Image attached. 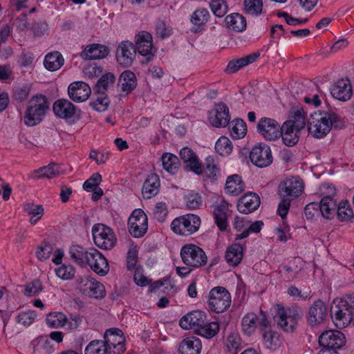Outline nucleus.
<instances>
[{"label": "nucleus", "mask_w": 354, "mask_h": 354, "mask_svg": "<svg viewBox=\"0 0 354 354\" xmlns=\"http://www.w3.org/2000/svg\"><path fill=\"white\" fill-rule=\"evenodd\" d=\"M303 188V183L295 177L286 178L279 184L278 192L281 201L277 211L282 218L286 216L291 201L301 194Z\"/></svg>", "instance_id": "1"}, {"label": "nucleus", "mask_w": 354, "mask_h": 354, "mask_svg": "<svg viewBox=\"0 0 354 354\" xmlns=\"http://www.w3.org/2000/svg\"><path fill=\"white\" fill-rule=\"evenodd\" d=\"M49 109V103L43 95H36L28 102L24 115V123L27 127L39 124Z\"/></svg>", "instance_id": "2"}, {"label": "nucleus", "mask_w": 354, "mask_h": 354, "mask_svg": "<svg viewBox=\"0 0 354 354\" xmlns=\"http://www.w3.org/2000/svg\"><path fill=\"white\" fill-rule=\"evenodd\" d=\"M332 113L330 111H317L311 115L308 129L315 138H322L330 131Z\"/></svg>", "instance_id": "3"}, {"label": "nucleus", "mask_w": 354, "mask_h": 354, "mask_svg": "<svg viewBox=\"0 0 354 354\" xmlns=\"http://www.w3.org/2000/svg\"><path fill=\"white\" fill-rule=\"evenodd\" d=\"M301 317V311L298 307L285 308L281 305H277V313L274 319L285 332H293Z\"/></svg>", "instance_id": "4"}, {"label": "nucleus", "mask_w": 354, "mask_h": 354, "mask_svg": "<svg viewBox=\"0 0 354 354\" xmlns=\"http://www.w3.org/2000/svg\"><path fill=\"white\" fill-rule=\"evenodd\" d=\"M201 223L198 216L187 214L174 218L171 223V228L177 234L189 236L198 230Z\"/></svg>", "instance_id": "5"}, {"label": "nucleus", "mask_w": 354, "mask_h": 354, "mask_svg": "<svg viewBox=\"0 0 354 354\" xmlns=\"http://www.w3.org/2000/svg\"><path fill=\"white\" fill-rule=\"evenodd\" d=\"M180 257L187 266L198 268L206 265L207 257L202 248L194 244H187L180 250Z\"/></svg>", "instance_id": "6"}, {"label": "nucleus", "mask_w": 354, "mask_h": 354, "mask_svg": "<svg viewBox=\"0 0 354 354\" xmlns=\"http://www.w3.org/2000/svg\"><path fill=\"white\" fill-rule=\"evenodd\" d=\"M334 302L338 308L336 311L335 326L339 328H345L354 318V295L346 299L336 298Z\"/></svg>", "instance_id": "7"}, {"label": "nucleus", "mask_w": 354, "mask_h": 354, "mask_svg": "<svg viewBox=\"0 0 354 354\" xmlns=\"http://www.w3.org/2000/svg\"><path fill=\"white\" fill-rule=\"evenodd\" d=\"M77 289L84 296L91 298L103 299L106 295L104 285L91 276L79 277Z\"/></svg>", "instance_id": "8"}, {"label": "nucleus", "mask_w": 354, "mask_h": 354, "mask_svg": "<svg viewBox=\"0 0 354 354\" xmlns=\"http://www.w3.org/2000/svg\"><path fill=\"white\" fill-rule=\"evenodd\" d=\"M93 241L97 247L102 250H111L116 243V237L113 230L102 223L92 227Z\"/></svg>", "instance_id": "9"}, {"label": "nucleus", "mask_w": 354, "mask_h": 354, "mask_svg": "<svg viewBox=\"0 0 354 354\" xmlns=\"http://www.w3.org/2000/svg\"><path fill=\"white\" fill-rule=\"evenodd\" d=\"M231 301V295L224 287H214L209 292L208 306L213 312L221 313L225 311L230 306Z\"/></svg>", "instance_id": "10"}, {"label": "nucleus", "mask_w": 354, "mask_h": 354, "mask_svg": "<svg viewBox=\"0 0 354 354\" xmlns=\"http://www.w3.org/2000/svg\"><path fill=\"white\" fill-rule=\"evenodd\" d=\"M129 232L135 238L143 236L148 228V220L145 213L136 209L131 213L128 221Z\"/></svg>", "instance_id": "11"}, {"label": "nucleus", "mask_w": 354, "mask_h": 354, "mask_svg": "<svg viewBox=\"0 0 354 354\" xmlns=\"http://www.w3.org/2000/svg\"><path fill=\"white\" fill-rule=\"evenodd\" d=\"M258 132L267 140H275L280 138L281 125L275 120L263 117L257 123Z\"/></svg>", "instance_id": "12"}, {"label": "nucleus", "mask_w": 354, "mask_h": 354, "mask_svg": "<svg viewBox=\"0 0 354 354\" xmlns=\"http://www.w3.org/2000/svg\"><path fill=\"white\" fill-rule=\"evenodd\" d=\"M86 264H88L93 272L100 276L106 275L109 270L106 259L101 252L95 248L88 250Z\"/></svg>", "instance_id": "13"}, {"label": "nucleus", "mask_w": 354, "mask_h": 354, "mask_svg": "<svg viewBox=\"0 0 354 354\" xmlns=\"http://www.w3.org/2000/svg\"><path fill=\"white\" fill-rule=\"evenodd\" d=\"M136 55V49L133 44L129 41H123L118 45L115 57L120 65L128 67L133 64Z\"/></svg>", "instance_id": "14"}, {"label": "nucleus", "mask_w": 354, "mask_h": 354, "mask_svg": "<svg viewBox=\"0 0 354 354\" xmlns=\"http://www.w3.org/2000/svg\"><path fill=\"white\" fill-rule=\"evenodd\" d=\"M250 158L251 162L258 167H268L272 162L270 148L266 145H256L250 151Z\"/></svg>", "instance_id": "15"}, {"label": "nucleus", "mask_w": 354, "mask_h": 354, "mask_svg": "<svg viewBox=\"0 0 354 354\" xmlns=\"http://www.w3.org/2000/svg\"><path fill=\"white\" fill-rule=\"evenodd\" d=\"M135 47L142 56H147V60H151L154 55L155 48L153 44L151 35L147 31H140L135 38Z\"/></svg>", "instance_id": "16"}, {"label": "nucleus", "mask_w": 354, "mask_h": 354, "mask_svg": "<svg viewBox=\"0 0 354 354\" xmlns=\"http://www.w3.org/2000/svg\"><path fill=\"white\" fill-rule=\"evenodd\" d=\"M230 120L229 109L223 102L216 104L209 114V122L215 127H226L229 124Z\"/></svg>", "instance_id": "17"}, {"label": "nucleus", "mask_w": 354, "mask_h": 354, "mask_svg": "<svg viewBox=\"0 0 354 354\" xmlns=\"http://www.w3.org/2000/svg\"><path fill=\"white\" fill-rule=\"evenodd\" d=\"M326 317L327 306L323 301L318 299L309 308L307 317L308 323L313 327L324 322Z\"/></svg>", "instance_id": "18"}, {"label": "nucleus", "mask_w": 354, "mask_h": 354, "mask_svg": "<svg viewBox=\"0 0 354 354\" xmlns=\"http://www.w3.org/2000/svg\"><path fill=\"white\" fill-rule=\"evenodd\" d=\"M206 321V315L200 310H193L184 315L179 321L180 326L185 330L194 329L196 332Z\"/></svg>", "instance_id": "19"}, {"label": "nucleus", "mask_w": 354, "mask_h": 354, "mask_svg": "<svg viewBox=\"0 0 354 354\" xmlns=\"http://www.w3.org/2000/svg\"><path fill=\"white\" fill-rule=\"evenodd\" d=\"M68 94L73 101L82 102L89 97L91 94V89L84 82H74L68 88Z\"/></svg>", "instance_id": "20"}, {"label": "nucleus", "mask_w": 354, "mask_h": 354, "mask_svg": "<svg viewBox=\"0 0 354 354\" xmlns=\"http://www.w3.org/2000/svg\"><path fill=\"white\" fill-rule=\"evenodd\" d=\"M53 110L57 118L67 120L75 115L76 107L69 100L59 99L54 102Z\"/></svg>", "instance_id": "21"}, {"label": "nucleus", "mask_w": 354, "mask_h": 354, "mask_svg": "<svg viewBox=\"0 0 354 354\" xmlns=\"http://www.w3.org/2000/svg\"><path fill=\"white\" fill-rule=\"evenodd\" d=\"M228 203L221 199L214 207V216L216 225L220 230L224 231L228 226L227 218L230 216Z\"/></svg>", "instance_id": "22"}, {"label": "nucleus", "mask_w": 354, "mask_h": 354, "mask_svg": "<svg viewBox=\"0 0 354 354\" xmlns=\"http://www.w3.org/2000/svg\"><path fill=\"white\" fill-rule=\"evenodd\" d=\"M180 156L187 171L194 173L201 171V163L197 155L189 148L184 147L180 151Z\"/></svg>", "instance_id": "23"}, {"label": "nucleus", "mask_w": 354, "mask_h": 354, "mask_svg": "<svg viewBox=\"0 0 354 354\" xmlns=\"http://www.w3.org/2000/svg\"><path fill=\"white\" fill-rule=\"evenodd\" d=\"M160 189V180L159 176L156 174H149L145 179L142 188V197L145 199H150L156 196Z\"/></svg>", "instance_id": "24"}, {"label": "nucleus", "mask_w": 354, "mask_h": 354, "mask_svg": "<svg viewBox=\"0 0 354 354\" xmlns=\"http://www.w3.org/2000/svg\"><path fill=\"white\" fill-rule=\"evenodd\" d=\"M202 350L201 339L195 336H189L183 339L179 344V354H200Z\"/></svg>", "instance_id": "25"}, {"label": "nucleus", "mask_w": 354, "mask_h": 354, "mask_svg": "<svg viewBox=\"0 0 354 354\" xmlns=\"http://www.w3.org/2000/svg\"><path fill=\"white\" fill-rule=\"evenodd\" d=\"M352 96V87L348 78H342L333 85V97L346 102Z\"/></svg>", "instance_id": "26"}, {"label": "nucleus", "mask_w": 354, "mask_h": 354, "mask_svg": "<svg viewBox=\"0 0 354 354\" xmlns=\"http://www.w3.org/2000/svg\"><path fill=\"white\" fill-rule=\"evenodd\" d=\"M290 122H284L281 126L280 137L282 138L283 143L287 146H293L299 141V132L302 128H297Z\"/></svg>", "instance_id": "27"}, {"label": "nucleus", "mask_w": 354, "mask_h": 354, "mask_svg": "<svg viewBox=\"0 0 354 354\" xmlns=\"http://www.w3.org/2000/svg\"><path fill=\"white\" fill-rule=\"evenodd\" d=\"M260 205V198L256 194H245L239 200L237 209L242 214H249L256 210Z\"/></svg>", "instance_id": "28"}, {"label": "nucleus", "mask_w": 354, "mask_h": 354, "mask_svg": "<svg viewBox=\"0 0 354 354\" xmlns=\"http://www.w3.org/2000/svg\"><path fill=\"white\" fill-rule=\"evenodd\" d=\"M106 46L97 44L88 45L81 53L80 56L84 59H100L106 57L109 54Z\"/></svg>", "instance_id": "29"}, {"label": "nucleus", "mask_w": 354, "mask_h": 354, "mask_svg": "<svg viewBox=\"0 0 354 354\" xmlns=\"http://www.w3.org/2000/svg\"><path fill=\"white\" fill-rule=\"evenodd\" d=\"M103 341L107 349L115 348V346L124 345L125 338L123 333L119 328L107 329L104 335Z\"/></svg>", "instance_id": "30"}, {"label": "nucleus", "mask_w": 354, "mask_h": 354, "mask_svg": "<svg viewBox=\"0 0 354 354\" xmlns=\"http://www.w3.org/2000/svg\"><path fill=\"white\" fill-rule=\"evenodd\" d=\"M285 122H290L292 126L304 129L306 124V113L302 106H292L289 111L288 119Z\"/></svg>", "instance_id": "31"}, {"label": "nucleus", "mask_w": 354, "mask_h": 354, "mask_svg": "<svg viewBox=\"0 0 354 354\" xmlns=\"http://www.w3.org/2000/svg\"><path fill=\"white\" fill-rule=\"evenodd\" d=\"M195 174L202 175L204 180H215L219 174L217 162L213 157L208 156L205 159V166L203 167L201 165V171Z\"/></svg>", "instance_id": "32"}, {"label": "nucleus", "mask_w": 354, "mask_h": 354, "mask_svg": "<svg viewBox=\"0 0 354 354\" xmlns=\"http://www.w3.org/2000/svg\"><path fill=\"white\" fill-rule=\"evenodd\" d=\"M259 53H254L239 59H234L228 62L226 72L234 73L243 67L254 62L259 57Z\"/></svg>", "instance_id": "33"}, {"label": "nucleus", "mask_w": 354, "mask_h": 354, "mask_svg": "<svg viewBox=\"0 0 354 354\" xmlns=\"http://www.w3.org/2000/svg\"><path fill=\"white\" fill-rule=\"evenodd\" d=\"M118 85L123 93L128 94L132 92L137 86L136 75L130 71H124L119 77Z\"/></svg>", "instance_id": "34"}, {"label": "nucleus", "mask_w": 354, "mask_h": 354, "mask_svg": "<svg viewBox=\"0 0 354 354\" xmlns=\"http://www.w3.org/2000/svg\"><path fill=\"white\" fill-rule=\"evenodd\" d=\"M225 192L232 196H238L245 189V183L237 174L228 176L225 183Z\"/></svg>", "instance_id": "35"}, {"label": "nucleus", "mask_w": 354, "mask_h": 354, "mask_svg": "<svg viewBox=\"0 0 354 354\" xmlns=\"http://www.w3.org/2000/svg\"><path fill=\"white\" fill-rule=\"evenodd\" d=\"M225 26L235 32H242L246 28L245 18L239 13H232L225 18Z\"/></svg>", "instance_id": "36"}, {"label": "nucleus", "mask_w": 354, "mask_h": 354, "mask_svg": "<svg viewBox=\"0 0 354 354\" xmlns=\"http://www.w3.org/2000/svg\"><path fill=\"white\" fill-rule=\"evenodd\" d=\"M243 247L239 243H234L228 247L225 259L227 262L232 266H238L243 259Z\"/></svg>", "instance_id": "37"}, {"label": "nucleus", "mask_w": 354, "mask_h": 354, "mask_svg": "<svg viewBox=\"0 0 354 354\" xmlns=\"http://www.w3.org/2000/svg\"><path fill=\"white\" fill-rule=\"evenodd\" d=\"M243 12L251 17L261 15L264 13L263 0H243Z\"/></svg>", "instance_id": "38"}, {"label": "nucleus", "mask_w": 354, "mask_h": 354, "mask_svg": "<svg viewBox=\"0 0 354 354\" xmlns=\"http://www.w3.org/2000/svg\"><path fill=\"white\" fill-rule=\"evenodd\" d=\"M64 63L63 56L57 51L48 53L44 61L45 68L50 71H57L64 65Z\"/></svg>", "instance_id": "39"}, {"label": "nucleus", "mask_w": 354, "mask_h": 354, "mask_svg": "<svg viewBox=\"0 0 354 354\" xmlns=\"http://www.w3.org/2000/svg\"><path fill=\"white\" fill-rule=\"evenodd\" d=\"M225 347L227 354H237L243 348L239 334L236 332L230 333L226 337Z\"/></svg>", "instance_id": "40"}, {"label": "nucleus", "mask_w": 354, "mask_h": 354, "mask_svg": "<svg viewBox=\"0 0 354 354\" xmlns=\"http://www.w3.org/2000/svg\"><path fill=\"white\" fill-rule=\"evenodd\" d=\"M162 165L165 171L175 174L180 167L178 158L171 153H164L161 157Z\"/></svg>", "instance_id": "41"}, {"label": "nucleus", "mask_w": 354, "mask_h": 354, "mask_svg": "<svg viewBox=\"0 0 354 354\" xmlns=\"http://www.w3.org/2000/svg\"><path fill=\"white\" fill-rule=\"evenodd\" d=\"M337 216L342 222H351L353 220L354 213L348 201L342 200L339 203Z\"/></svg>", "instance_id": "42"}, {"label": "nucleus", "mask_w": 354, "mask_h": 354, "mask_svg": "<svg viewBox=\"0 0 354 354\" xmlns=\"http://www.w3.org/2000/svg\"><path fill=\"white\" fill-rule=\"evenodd\" d=\"M257 320V315L254 313H248L242 318L241 326L245 335H250L255 331Z\"/></svg>", "instance_id": "43"}, {"label": "nucleus", "mask_w": 354, "mask_h": 354, "mask_svg": "<svg viewBox=\"0 0 354 354\" xmlns=\"http://www.w3.org/2000/svg\"><path fill=\"white\" fill-rule=\"evenodd\" d=\"M69 254L71 258L77 264L84 266L87 261L88 250L78 245H73L70 248Z\"/></svg>", "instance_id": "44"}, {"label": "nucleus", "mask_w": 354, "mask_h": 354, "mask_svg": "<svg viewBox=\"0 0 354 354\" xmlns=\"http://www.w3.org/2000/svg\"><path fill=\"white\" fill-rule=\"evenodd\" d=\"M230 135L235 139L243 138L247 132V127L245 122L240 119L236 118L229 122Z\"/></svg>", "instance_id": "45"}, {"label": "nucleus", "mask_w": 354, "mask_h": 354, "mask_svg": "<svg viewBox=\"0 0 354 354\" xmlns=\"http://www.w3.org/2000/svg\"><path fill=\"white\" fill-rule=\"evenodd\" d=\"M115 81V77L111 73H107L103 75L97 81L95 85L96 93H105V91L113 86Z\"/></svg>", "instance_id": "46"}, {"label": "nucleus", "mask_w": 354, "mask_h": 354, "mask_svg": "<svg viewBox=\"0 0 354 354\" xmlns=\"http://www.w3.org/2000/svg\"><path fill=\"white\" fill-rule=\"evenodd\" d=\"M46 321L48 326L59 328L67 324V317L62 313H50L47 315Z\"/></svg>", "instance_id": "47"}, {"label": "nucleus", "mask_w": 354, "mask_h": 354, "mask_svg": "<svg viewBox=\"0 0 354 354\" xmlns=\"http://www.w3.org/2000/svg\"><path fill=\"white\" fill-rule=\"evenodd\" d=\"M219 331V325L216 322L203 324L196 331V333L205 338L210 339L214 337Z\"/></svg>", "instance_id": "48"}, {"label": "nucleus", "mask_w": 354, "mask_h": 354, "mask_svg": "<svg viewBox=\"0 0 354 354\" xmlns=\"http://www.w3.org/2000/svg\"><path fill=\"white\" fill-rule=\"evenodd\" d=\"M263 338L265 346L269 349L275 350L281 343L279 335L272 330L263 332Z\"/></svg>", "instance_id": "49"}, {"label": "nucleus", "mask_w": 354, "mask_h": 354, "mask_svg": "<svg viewBox=\"0 0 354 354\" xmlns=\"http://www.w3.org/2000/svg\"><path fill=\"white\" fill-rule=\"evenodd\" d=\"M331 207L332 197L330 196H326L318 203V212L319 211L324 218L330 220L332 218Z\"/></svg>", "instance_id": "50"}, {"label": "nucleus", "mask_w": 354, "mask_h": 354, "mask_svg": "<svg viewBox=\"0 0 354 354\" xmlns=\"http://www.w3.org/2000/svg\"><path fill=\"white\" fill-rule=\"evenodd\" d=\"M97 97L90 102L91 107L97 111H106L110 104V100L105 93H97Z\"/></svg>", "instance_id": "51"}, {"label": "nucleus", "mask_w": 354, "mask_h": 354, "mask_svg": "<svg viewBox=\"0 0 354 354\" xmlns=\"http://www.w3.org/2000/svg\"><path fill=\"white\" fill-rule=\"evenodd\" d=\"M215 149L221 156H227L232 151V142L227 137L222 136L216 142Z\"/></svg>", "instance_id": "52"}, {"label": "nucleus", "mask_w": 354, "mask_h": 354, "mask_svg": "<svg viewBox=\"0 0 354 354\" xmlns=\"http://www.w3.org/2000/svg\"><path fill=\"white\" fill-rule=\"evenodd\" d=\"M209 7L212 12L218 17H223L228 10V6L225 0H212Z\"/></svg>", "instance_id": "53"}, {"label": "nucleus", "mask_w": 354, "mask_h": 354, "mask_svg": "<svg viewBox=\"0 0 354 354\" xmlns=\"http://www.w3.org/2000/svg\"><path fill=\"white\" fill-rule=\"evenodd\" d=\"M85 354H106L107 348L103 341H91L85 348Z\"/></svg>", "instance_id": "54"}, {"label": "nucleus", "mask_w": 354, "mask_h": 354, "mask_svg": "<svg viewBox=\"0 0 354 354\" xmlns=\"http://www.w3.org/2000/svg\"><path fill=\"white\" fill-rule=\"evenodd\" d=\"M209 17V11L206 8H202L193 13L191 21L196 26H202L208 21Z\"/></svg>", "instance_id": "55"}, {"label": "nucleus", "mask_w": 354, "mask_h": 354, "mask_svg": "<svg viewBox=\"0 0 354 354\" xmlns=\"http://www.w3.org/2000/svg\"><path fill=\"white\" fill-rule=\"evenodd\" d=\"M58 277L64 280L72 279L75 274V269L71 265H62L55 270Z\"/></svg>", "instance_id": "56"}, {"label": "nucleus", "mask_w": 354, "mask_h": 354, "mask_svg": "<svg viewBox=\"0 0 354 354\" xmlns=\"http://www.w3.org/2000/svg\"><path fill=\"white\" fill-rule=\"evenodd\" d=\"M30 87L27 85L17 86L14 89L13 98L18 102H24L30 94Z\"/></svg>", "instance_id": "57"}, {"label": "nucleus", "mask_w": 354, "mask_h": 354, "mask_svg": "<svg viewBox=\"0 0 354 354\" xmlns=\"http://www.w3.org/2000/svg\"><path fill=\"white\" fill-rule=\"evenodd\" d=\"M24 210L32 216H43L44 208L41 205H37L33 203H26L24 205Z\"/></svg>", "instance_id": "58"}, {"label": "nucleus", "mask_w": 354, "mask_h": 354, "mask_svg": "<svg viewBox=\"0 0 354 354\" xmlns=\"http://www.w3.org/2000/svg\"><path fill=\"white\" fill-rule=\"evenodd\" d=\"M263 225V223L261 221H257L251 223L250 226L247 227V229H245L242 233L236 235V240L246 238L248 236L250 232L259 233L261 231Z\"/></svg>", "instance_id": "59"}, {"label": "nucleus", "mask_w": 354, "mask_h": 354, "mask_svg": "<svg viewBox=\"0 0 354 354\" xmlns=\"http://www.w3.org/2000/svg\"><path fill=\"white\" fill-rule=\"evenodd\" d=\"M37 315L34 311L22 312L17 317L19 324L25 326H28L32 324Z\"/></svg>", "instance_id": "60"}, {"label": "nucleus", "mask_w": 354, "mask_h": 354, "mask_svg": "<svg viewBox=\"0 0 354 354\" xmlns=\"http://www.w3.org/2000/svg\"><path fill=\"white\" fill-rule=\"evenodd\" d=\"M102 181V176L99 173L93 174L88 180H86L84 185L83 188L87 192H91V189L99 187V184Z\"/></svg>", "instance_id": "61"}, {"label": "nucleus", "mask_w": 354, "mask_h": 354, "mask_svg": "<svg viewBox=\"0 0 354 354\" xmlns=\"http://www.w3.org/2000/svg\"><path fill=\"white\" fill-rule=\"evenodd\" d=\"M41 290L42 285L41 281L35 280L26 286L24 293L28 297H32L37 295Z\"/></svg>", "instance_id": "62"}, {"label": "nucleus", "mask_w": 354, "mask_h": 354, "mask_svg": "<svg viewBox=\"0 0 354 354\" xmlns=\"http://www.w3.org/2000/svg\"><path fill=\"white\" fill-rule=\"evenodd\" d=\"M53 252V246L49 243H44L41 245L37 250V257L40 261H44L50 257Z\"/></svg>", "instance_id": "63"}, {"label": "nucleus", "mask_w": 354, "mask_h": 354, "mask_svg": "<svg viewBox=\"0 0 354 354\" xmlns=\"http://www.w3.org/2000/svg\"><path fill=\"white\" fill-rule=\"evenodd\" d=\"M186 198L187 205L189 209H197L202 205V197L198 193L190 192Z\"/></svg>", "instance_id": "64"}]
</instances>
